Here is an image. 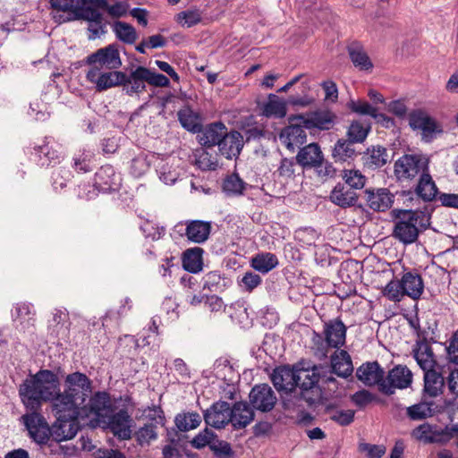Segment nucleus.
<instances>
[{"label":"nucleus","instance_id":"nucleus-51","mask_svg":"<svg viewBox=\"0 0 458 458\" xmlns=\"http://www.w3.org/2000/svg\"><path fill=\"white\" fill-rule=\"evenodd\" d=\"M384 296H386L388 300L392 301H400L402 298L404 296L401 280L395 281L392 280L390 281L383 291Z\"/></svg>","mask_w":458,"mask_h":458},{"label":"nucleus","instance_id":"nucleus-43","mask_svg":"<svg viewBox=\"0 0 458 458\" xmlns=\"http://www.w3.org/2000/svg\"><path fill=\"white\" fill-rule=\"evenodd\" d=\"M201 423V417L197 412H186L177 414L175 425L181 431H189L198 428Z\"/></svg>","mask_w":458,"mask_h":458},{"label":"nucleus","instance_id":"nucleus-20","mask_svg":"<svg viewBox=\"0 0 458 458\" xmlns=\"http://www.w3.org/2000/svg\"><path fill=\"white\" fill-rule=\"evenodd\" d=\"M356 376L365 385H377L379 389L380 384L385 380L384 370L377 362H369L361 365L357 369Z\"/></svg>","mask_w":458,"mask_h":458},{"label":"nucleus","instance_id":"nucleus-52","mask_svg":"<svg viewBox=\"0 0 458 458\" xmlns=\"http://www.w3.org/2000/svg\"><path fill=\"white\" fill-rule=\"evenodd\" d=\"M196 165L201 170H216L218 166V162L216 156L202 150L197 155Z\"/></svg>","mask_w":458,"mask_h":458},{"label":"nucleus","instance_id":"nucleus-37","mask_svg":"<svg viewBox=\"0 0 458 458\" xmlns=\"http://www.w3.org/2000/svg\"><path fill=\"white\" fill-rule=\"evenodd\" d=\"M348 53L355 67H358L360 70L369 71L373 67L367 53L358 43L351 44L348 47Z\"/></svg>","mask_w":458,"mask_h":458},{"label":"nucleus","instance_id":"nucleus-49","mask_svg":"<svg viewBox=\"0 0 458 458\" xmlns=\"http://www.w3.org/2000/svg\"><path fill=\"white\" fill-rule=\"evenodd\" d=\"M296 386L308 390L312 388L318 382V377L312 370L299 369H295Z\"/></svg>","mask_w":458,"mask_h":458},{"label":"nucleus","instance_id":"nucleus-61","mask_svg":"<svg viewBox=\"0 0 458 458\" xmlns=\"http://www.w3.org/2000/svg\"><path fill=\"white\" fill-rule=\"evenodd\" d=\"M92 154L83 152L79 157H74V167L78 172L87 173L92 169L90 165Z\"/></svg>","mask_w":458,"mask_h":458},{"label":"nucleus","instance_id":"nucleus-29","mask_svg":"<svg viewBox=\"0 0 458 458\" xmlns=\"http://www.w3.org/2000/svg\"><path fill=\"white\" fill-rule=\"evenodd\" d=\"M261 114L266 117L284 118L287 113L286 102L275 94H269L267 101L260 106Z\"/></svg>","mask_w":458,"mask_h":458},{"label":"nucleus","instance_id":"nucleus-47","mask_svg":"<svg viewBox=\"0 0 458 458\" xmlns=\"http://www.w3.org/2000/svg\"><path fill=\"white\" fill-rule=\"evenodd\" d=\"M157 171L159 174L160 180H162L165 184L174 183L179 176V173L174 167V160L171 159L161 161L157 165Z\"/></svg>","mask_w":458,"mask_h":458},{"label":"nucleus","instance_id":"nucleus-44","mask_svg":"<svg viewBox=\"0 0 458 458\" xmlns=\"http://www.w3.org/2000/svg\"><path fill=\"white\" fill-rule=\"evenodd\" d=\"M369 131V124L360 121H353L347 130L348 140L353 143H361L366 140Z\"/></svg>","mask_w":458,"mask_h":458},{"label":"nucleus","instance_id":"nucleus-6","mask_svg":"<svg viewBox=\"0 0 458 458\" xmlns=\"http://www.w3.org/2000/svg\"><path fill=\"white\" fill-rule=\"evenodd\" d=\"M428 161L420 155H403L394 163V174L401 181H410L428 171Z\"/></svg>","mask_w":458,"mask_h":458},{"label":"nucleus","instance_id":"nucleus-11","mask_svg":"<svg viewBox=\"0 0 458 458\" xmlns=\"http://www.w3.org/2000/svg\"><path fill=\"white\" fill-rule=\"evenodd\" d=\"M277 401L276 395L267 384L255 386L250 393L252 407L262 412L270 411Z\"/></svg>","mask_w":458,"mask_h":458},{"label":"nucleus","instance_id":"nucleus-5","mask_svg":"<svg viewBox=\"0 0 458 458\" xmlns=\"http://www.w3.org/2000/svg\"><path fill=\"white\" fill-rule=\"evenodd\" d=\"M347 327L340 318L330 319L324 324L323 335L314 333V353L320 360L327 357L330 349L339 350L345 344Z\"/></svg>","mask_w":458,"mask_h":458},{"label":"nucleus","instance_id":"nucleus-21","mask_svg":"<svg viewBox=\"0 0 458 458\" xmlns=\"http://www.w3.org/2000/svg\"><path fill=\"white\" fill-rule=\"evenodd\" d=\"M242 147V136L236 131L226 132L218 146L220 153L227 159L238 157Z\"/></svg>","mask_w":458,"mask_h":458},{"label":"nucleus","instance_id":"nucleus-27","mask_svg":"<svg viewBox=\"0 0 458 458\" xmlns=\"http://www.w3.org/2000/svg\"><path fill=\"white\" fill-rule=\"evenodd\" d=\"M177 116L181 125L191 132H199L202 129V119L199 113L194 111L191 106H184L178 113Z\"/></svg>","mask_w":458,"mask_h":458},{"label":"nucleus","instance_id":"nucleus-26","mask_svg":"<svg viewBox=\"0 0 458 458\" xmlns=\"http://www.w3.org/2000/svg\"><path fill=\"white\" fill-rule=\"evenodd\" d=\"M211 224L201 220H192L187 223L185 235L191 242L202 243L210 234Z\"/></svg>","mask_w":458,"mask_h":458},{"label":"nucleus","instance_id":"nucleus-58","mask_svg":"<svg viewBox=\"0 0 458 458\" xmlns=\"http://www.w3.org/2000/svg\"><path fill=\"white\" fill-rule=\"evenodd\" d=\"M147 83L155 87H168L170 84L169 79L161 74L157 73L148 68H146Z\"/></svg>","mask_w":458,"mask_h":458},{"label":"nucleus","instance_id":"nucleus-54","mask_svg":"<svg viewBox=\"0 0 458 458\" xmlns=\"http://www.w3.org/2000/svg\"><path fill=\"white\" fill-rule=\"evenodd\" d=\"M214 438V433L208 428H205L192 438L191 444L193 447L198 449L203 448L207 445L210 447Z\"/></svg>","mask_w":458,"mask_h":458},{"label":"nucleus","instance_id":"nucleus-19","mask_svg":"<svg viewBox=\"0 0 458 458\" xmlns=\"http://www.w3.org/2000/svg\"><path fill=\"white\" fill-rule=\"evenodd\" d=\"M271 379L277 390L291 392L296 386L295 369L288 366L276 368Z\"/></svg>","mask_w":458,"mask_h":458},{"label":"nucleus","instance_id":"nucleus-15","mask_svg":"<svg viewBox=\"0 0 458 458\" xmlns=\"http://www.w3.org/2000/svg\"><path fill=\"white\" fill-rule=\"evenodd\" d=\"M231 406L227 402H216L204 413L205 422L215 428H223L232 420Z\"/></svg>","mask_w":458,"mask_h":458},{"label":"nucleus","instance_id":"nucleus-60","mask_svg":"<svg viewBox=\"0 0 458 458\" xmlns=\"http://www.w3.org/2000/svg\"><path fill=\"white\" fill-rule=\"evenodd\" d=\"M205 307L211 313H221L225 310V304L217 295H210L205 298Z\"/></svg>","mask_w":458,"mask_h":458},{"label":"nucleus","instance_id":"nucleus-57","mask_svg":"<svg viewBox=\"0 0 458 458\" xmlns=\"http://www.w3.org/2000/svg\"><path fill=\"white\" fill-rule=\"evenodd\" d=\"M157 437V434L154 425H147L136 432L137 440L140 445L148 444L151 440H155Z\"/></svg>","mask_w":458,"mask_h":458},{"label":"nucleus","instance_id":"nucleus-8","mask_svg":"<svg viewBox=\"0 0 458 458\" xmlns=\"http://www.w3.org/2000/svg\"><path fill=\"white\" fill-rule=\"evenodd\" d=\"M409 125L414 131H420L422 140L427 142L442 131L437 121L422 110H415L409 114Z\"/></svg>","mask_w":458,"mask_h":458},{"label":"nucleus","instance_id":"nucleus-62","mask_svg":"<svg viewBox=\"0 0 458 458\" xmlns=\"http://www.w3.org/2000/svg\"><path fill=\"white\" fill-rule=\"evenodd\" d=\"M261 284V277L253 272H247L242 278V285L250 292Z\"/></svg>","mask_w":458,"mask_h":458},{"label":"nucleus","instance_id":"nucleus-1","mask_svg":"<svg viewBox=\"0 0 458 458\" xmlns=\"http://www.w3.org/2000/svg\"><path fill=\"white\" fill-rule=\"evenodd\" d=\"M88 66L86 79L94 85L97 91H106L112 85L124 78L123 72L119 71L123 65L119 47L109 44L89 54L85 59Z\"/></svg>","mask_w":458,"mask_h":458},{"label":"nucleus","instance_id":"nucleus-45","mask_svg":"<svg viewBox=\"0 0 458 458\" xmlns=\"http://www.w3.org/2000/svg\"><path fill=\"white\" fill-rule=\"evenodd\" d=\"M202 13L199 9L194 7L178 13L174 20L182 27L191 28L201 21Z\"/></svg>","mask_w":458,"mask_h":458},{"label":"nucleus","instance_id":"nucleus-17","mask_svg":"<svg viewBox=\"0 0 458 458\" xmlns=\"http://www.w3.org/2000/svg\"><path fill=\"white\" fill-rule=\"evenodd\" d=\"M297 163L302 167H318L324 161V155L317 143H310L300 148L296 156Z\"/></svg>","mask_w":458,"mask_h":458},{"label":"nucleus","instance_id":"nucleus-24","mask_svg":"<svg viewBox=\"0 0 458 458\" xmlns=\"http://www.w3.org/2000/svg\"><path fill=\"white\" fill-rule=\"evenodd\" d=\"M13 318L14 322L17 323V327H21L22 330H29L34 327L35 310L30 303H17L14 307Z\"/></svg>","mask_w":458,"mask_h":458},{"label":"nucleus","instance_id":"nucleus-31","mask_svg":"<svg viewBox=\"0 0 458 458\" xmlns=\"http://www.w3.org/2000/svg\"><path fill=\"white\" fill-rule=\"evenodd\" d=\"M55 419L56 421L53 426L54 432L61 440L71 439L77 434L79 429L78 418L67 417Z\"/></svg>","mask_w":458,"mask_h":458},{"label":"nucleus","instance_id":"nucleus-48","mask_svg":"<svg viewBox=\"0 0 458 458\" xmlns=\"http://www.w3.org/2000/svg\"><path fill=\"white\" fill-rule=\"evenodd\" d=\"M247 184L239 177L237 174L227 176L223 183L224 191L231 196L242 195L246 189Z\"/></svg>","mask_w":458,"mask_h":458},{"label":"nucleus","instance_id":"nucleus-34","mask_svg":"<svg viewBox=\"0 0 458 458\" xmlns=\"http://www.w3.org/2000/svg\"><path fill=\"white\" fill-rule=\"evenodd\" d=\"M436 412L433 402L423 400L406 409V415L411 420H421L432 417Z\"/></svg>","mask_w":458,"mask_h":458},{"label":"nucleus","instance_id":"nucleus-59","mask_svg":"<svg viewBox=\"0 0 458 458\" xmlns=\"http://www.w3.org/2000/svg\"><path fill=\"white\" fill-rule=\"evenodd\" d=\"M359 450L369 456V458H381L386 454V447L384 445L365 443L359 445Z\"/></svg>","mask_w":458,"mask_h":458},{"label":"nucleus","instance_id":"nucleus-14","mask_svg":"<svg viewBox=\"0 0 458 458\" xmlns=\"http://www.w3.org/2000/svg\"><path fill=\"white\" fill-rule=\"evenodd\" d=\"M30 436L38 443H44L49 437L50 429L45 418L38 412H31L21 417Z\"/></svg>","mask_w":458,"mask_h":458},{"label":"nucleus","instance_id":"nucleus-64","mask_svg":"<svg viewBox=\"0 0 458 458\" xmlns=\"http://www.w3.org/2000/svg\"><path fill=\"white\" fill-rule=\"evenodd\" d=\"M447 357L453 363L458 361V329L454 332L452 338L450 339L449 344L446 347Z\"/></svg>","mask_w":458,"mask_h":458},{"label":"nucleus","instance_id":"nucleus-53","mask_svg":"<svg viewBox=\"0 0 458 458\" xmlns=\"http://www.w3.org/2000/svg\"><path fill=\"white\" fill-rule=\"evenodd\" d=\"M348 107L354 113L359 114H367L374 117L377 108L371 106L365 100H351L348 103Z\"/></svg>","mask_w":458,"mask_h":458},{"label":"nucleus","instance_id":"nucleus-56","mask_svg":"<svg viewBox=\"0 0 458 458\" xmlns=\"http://www.w3.org/2000/svg\"><path fill=\"white\" fill-rule=\"evenodd\" d=\"M114 176V170L111 165L102 166L95 174L96 183L111 186L113 182L112 177Z\"/></svg>","mask_w":458,"mask_h":458},{"label":"nucleus","instance_id":"nucleus-36","mask_svg":"<svg viewBox=\"0 0 458 458\" xmlns=\"http://www.w3.org/2000/svg\"><path fill=\"white\" fill-rule=\"evenodd\" d=\"M416 192L426 201H430L437 196V188L428 171L420 175Z\"/></svg>","mask_w":458,"mask_h":458},{"label":"nucleus","instance_id":"nucleus-41","mask_svg":"<svg viewBox=\"0 0 458 458\" xmlns=\"http://www.w3.org/2000/svg\"><path fill=\"white\" fill-rule=\"evenodd\" d=\"M80 2H81V0H50V5L53 9V19L58 23L68 21L64 14L59 13L72 12L74 7H76Z\"/></svg>","mask_w":458,"mask_h":458},{"label":"nucleus","instance_id":"nucleus-25","mask_svg":"<svg viewBox=\"0 0 458 458\" xmlns=\"http://www.w3.org/2000/svg\"><path fill=\"white\" fill-rule=\"evenodd\" d=\"M226 127L222 123H214L208 125L199 135V143L203 146L212 147L220 144L225 133Z\"/></svg>","mask_w":458,"mask_h":458},{"label":"nucleus","instance_id":"nucleus-63","mask_svg":"<svg viewBox=\"0 0 458 458\" xmlns=\"http://www.w3.org/2000/svg\"><path fill=\"white\" fill-rule=\"evenodd\" d=\"M221 282V276L216 271L208 273L203 277V288L208 291H216L218 284Z\"/></svg>","mask_w":458,"mask_h":458},{"label":"nucleus","instance_id":"nucleus-22","mask_svg":"<svg viewBox=\"0 0 458 458\" xmlns=\"http://www.w3.org/2000/svg\"><path fill=\"white\" fill-rule=\"evenodd\" d=\"M402 288L404 295L412 300H419L424 292V283L421 276L417 273H404L401 279Z\"/></svg>","mask_w":458,"mask_h":458},{"label":"nucleus","instance_id":"nucleus-23","mask_svg":"<svg viewBox=\"0 0 458 458\" xmlns=\"http://www.w3.org/2000/svg\"><path fill=\"white\" fill-rule=\"evenodd\" d=\"M412 352L414 359L423 371L435 368L437 364L435 355L427 341L418 342Z\"/></svg>","mask_w":458,"mask_h":458},{"label":"nucleus","instance_id":"nucleus-13","mask_svg":"<svg viewBox=\"0 0 458 458\" xmlns=\"http://www.w3.org/2000/svg\"><path fill=\"white\" fill-rule=\"evenodd\" d=\"M289 120H291V117ZM290 125L281 131L279 140L287 149L294 151L295 148H300L306 142L307 134L302 123L298 121H290Z\"/></svg>","mask_w":458,"mask_h":458},{"label":"nucleus","instance_id":"nucleus-38","mask_svg":"<svg viewBox=\"0 0 458 458\" xmlns=\"http://www.w3.org/2000/svg\"><path fill=\"white\" fill-rule=\"evenodd\" d=\"M108 397L106 393H97L89 399V411L94 416L98 423L110 411L108 406Z\"/></svg>","mask_w":458,"mask_h":458},{"label":"nucleus","instance_id":"nucleus-10","mask_svg":"<svg viewBox=\"0 0 458 458\" xmlns=\"http://www.w3.org/2000/svg\"><path fill=\"white\" fill-rule=\"evenodd\" d=\"M335 120V115L327 110H318L291 116V121H298L308 130H329L333 127Z\"/></svg>","mask_w":458,"mask_h":458},{"label":"nucleus","instance_id":"nucleus-32","mask_svg":"<svg viewBox=\"0 0 458 458\" xmlns=\"http://www.w3.org/2000/svg\"><path fill=\"white\" fill-rule=\"evenodd\" d=\"M330 199L341 208H348L355 205L358 196L353 191L346 189L344 185L338 183L331 191Z\"/></svg>","mask_w":458,"mask_h":458},{"label":"nucleus","instance_id":"nucleus-9","mask_svg":"<svg viewBox=\"0 0 458 458\" xmlns=\"http://www.w3.org/2000/svg\"><path fill=\"white\" fill-rule=\"evenodd\" d=\"M411 382V371L406 366L397 365L389 370L387 377L380 384V391L386 394H392L395 388H407Z\"/></svg>","mask_w":458,"mask_h":458},{"label":"nucleus","instance_id":"nucleus-50","mask_svg":"<svg viewBox=\"0 0 458 458\" xmlns=\"http://www.w3.org/2000/svg\"><path fill=\"white\" fill-rule=\"evenodd\" d=\"M342 178L352 189H362L366 183V177L356 169H344L342 171Z\"/></svg>","mask_w":458,"mask_h":458},{"label":"nucleus","instance_id":"nucleus-42","mask_svg":"<svg viewBox=\"0 0 458 458\" xmlns=\"http://www.w3.org/2000/svg\"><path fill=\"white\" fill-rule=\"evenodd\" d=\"M112 29L115 37L123 43L133 44L138 38L134 27L124 21H117L114 22Z\"/></svg>","mask_w":458,"mask_h":458},{"label":"nucleus","instance_id":"nucleus-12","mask_svg":"<svg viewBox=\"0 0 458 458\" xmlns=\"http://www.w3.org/2000/svg\"><path fill=\"white\" fill-rule=\"evenodd\" d=\"M146 67L143 66H138L129 74L123 72L124 78L119 79L117 83L112 85V88L123 86L129 96L142 93L146 90Z\"/></svg>","mask_w":458,"mask_h":458},{"label":"nucleus","instance_id":"nucleus-18","mask_svg":"<svg viewBox=\"0 0 458 458\" xmlns=\"http://www.w3.org/2000/svg\"><path fill=\"white\" fill-rule=\"evenodd\" d=\"M365 194L368 206L374 211H386L394 202V196L385 188L366 190Z\"/></svg>","mask_w":458,"mask_h":458},{"label":"nucleus","instance_id":"nucleus-7","mask_svg":"<svg viewBox=\"0 0 458 458\" xmlns=\"http://www.w3.org/2000/svg\"><path fill=\"white\" fill-rule=\"evenodd\" d=\"M131 419L128 412L120 410L115 413H107L97 423L103 428H108L111 432L122 439H129L131 436Z\"/></svg>","mask_w":458,"mask_h":458},{"label":"nucleus","instance_id":"nucleus-46","mask_svg":"<svg viewBox=\"0 0 458 458\" xmlns=\"http://www.w3.org/2000/svg\"><path fill=\"white\" fill-rule=\"evenodd\" d=\"M388 160V154L383 147H373L368 149L366 165L370 168H377L385 165Z\"/></svg>","mask_w":458,"mask_h":458},{"label":"nucleus","instance_id":"nucleus-16","mask_svg":"<svg viewBox=\"0 0 458 458\" xmlns=\"http://www.w3.org/2000/svg\"><path fill=\"white\" fill-rule=\"evenodd\" d=\"M412 437L419 441L426 444L437 443L444 444L447 442V433L444 432V428L429 423H423L416 427L411 433Z\"/></svg>","mask_w":458,"mask_h":458},{"label":"nucleus","instance_id":"nucleus-40","mask_svg":"<svg viewBox=\"0 0 458 458\" xmlns=\"http://www.w3.org/2000/svg\"><path fill=\"white\" fill-rule=\"evenodd\" d=\"M424 389L430 396L438 395L444 386V378L434 369L424 371Z\"/></svg>","mask_w":458,"mask_h":458},{"label":"nucleus","instance_id":"nucleus-2","mask_svg":"<svg viewBox=\"0 0 458 458\" xmlns=\"http://www.w3.org/2000/svg\"><path fill=\"white\" fill-rule=\"evenodd\" d=\"M64 392L58 388L51 403V411L55 418H78L81 409L91 394V382L83 373L74 372L65 378Z\"/></svg>","mask_w":458,"mask_h":458},{"label":"nucleus","instance_id":"nucleus-55","mask_svg":"<svg viewBox=\"0 0 458 458\" xmlns=\"http://www.w3.org/2000/svg\"><path fill=\"white\" fill-rule=\"evenodd\" d=\"M103 6V10L106 11L107 13L115 18H119L126 14L128 5L122 2H116L110 4L106 0L98 1Z\"/></svg>","mask_w":458,"mask_h":458},{"label":"nucleus","instance_id":"nucleus-39","mask_svg":"<svg viewBox=\"0 0 458 458\" xmlns=\"http://www.w3.org/2000/svg\"><path fill=\"white\" fill-rule=\"evenodd\" d=\"M278 265L276 256L271 252L257 254L251 259V267L263 274H266Z\"/></svg>","mask_w":458,"mask_h":458},{"label":"nucleus","instance_id":"nucleus-4","mask_svg":"<svg viewBox=\"0 0 458 458\" xmlns=\"http://www.w3.org/2000/svg\"><path fill=\"white\" fill-rule=\"evenodd\" d=\"M393 236L403 244L416 242L421 230L429 225L430 214L421 210L394 209Z\"/></svg>","mask_w":458,"mask_h":458},{"label":"nucleus","instance_id":"nucleus-35","mask_svg":"<svg viewBox=\"0 0 458 458\" xmlns=\"http://www.w3.org/2000/svg\"><path fill=\"white\" fill-rule=\"evenodd\" d=\"M353 142L351 140L340 139L335 144L332 150V157L335 162H346L353 159L356 156Z\"/></svg>","mask_w":458,"mask_h":458},{"label":"nucleus","instance_id":"nucleus-30","mask_svg":"<svg viewBox=\"0 0 458 458\" xmlns=\"http://www.w3.org/2000/svg\"><path fill=\"white\" fill-rule=\"evenodd\" d=\"M333 371L339 377H347L353 371V366L350 354L344 350L335 352L331 356Z\"/></svg>","mask_w":458,"mask_h":458},{"label":"nucleus","instance_id":"nucleus-28","mask_svg":"<svg viewBox=\"0 0 458 458\" xmlns=\"http://www.w3.org/2000/svg\"><path fill=\"white\" fill-rule=\"evenodd\" d=\"M232 420L230 423L234 428H242L249 425L254 418L252 409L246 403H236L231 407Z\"/></svg>","mask_w":458,"mask_h":458},{"label":"nucleus","instance_id":"nucleus-3","mask_svg":"<svg viewBox=\"0 0 458 458\" xmlns=\"http://www.w3.org/2000/svg\"><path fill=\"white\" fill-rule=\"evenodd\" d=\"M60 387L56 374L48 369H40L27 378L20 387L23 403L30 409H37L42 401L53 399Z\"/></svg>","mask_w":458,"mask_h":458},{"label":"nucleus","instance_id":"nucleus-33","mask_svg":"<svg viewBox=\"0 0 458 458\" xmlns=\"http://www.w3.org/2000/svg\"><path fill=\"white\" fill-rule=\"evenodd\" d=\"M203 250L199 247L188 249L182 255V267L191 273H198L202 269Z\"/></svg>","mask_w":458,"mask_h":458}]
</instances>
